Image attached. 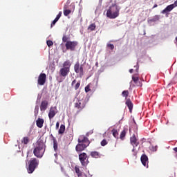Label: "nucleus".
I'll return each instance as SVG.
<instances>
[{"mask_svg": "<svg viewBox=\"0 0 177 177\" xmlns=\"http://www.w3.org/2000/svg\"><path fill=\"white\" fill-rule=\"evenodd\" d=\"M46 149V145L42 140H38L36 143V146L33 150V154L37 158H42L44 154L45 153V150Z\"/></svg>", "mask_w": 177, "mask_h": 177, "instance_id": "nucleus-1", "label": "nucleus"}, {"mask_svg": "<svg viewBox=\"0 0 177 177\" xmlns=\"http://www.w3.org/2000/svg\"><path fill=\"white\" fill-rule=\"evenodd\" d=\"M106 16L108 19H117V17L120 16V8H118L117 3H112V5L109 6L106 10Z\"/></svg>", "mask_w": 177, "mask_h": 177, "instance_id": "nucleus-2", "label": "nucleus"}, {"mask_svg": "<svg viewBox=\"0 0 177 177\" xmlns=\"http://www.w3.org/2000/svg\"><path fill=\"white\" fill-rule=\"evenodd\" d=\"M78 143L75 147L76 151H84V149L89 146L91 142L85 136H80L78 138Z\"/></svg>", "mask_w": 177, "mask_h": 177, "instance_id": "nucleus-3", "label": "nucleus"}, {"mask_svg": "<svg viewBox=\"0 0 177 177\" xmlns=\"http://www.w3.org/2000/svg\"><path fill=\"white\" fill-rule=\"evenodd\" d=\"M39 164V160H38L37 158H33L30 159L29 161L28 167L27 169L28 172L29 174H32V172L35 171V169L37 168V167H38Z\"/></svg>", "mask_w": 177, "mask_h": 177, "instance_id": "nucleus-4", "label": "nucleus"}, {"mask_svg": "<svg viewBox=\"0 0 177 177\" xmlns=\"http://www.w3.org/2000/svg\"><path fill=\"white\" fill-rule=\"evenodd\" d=\"M78 46V41H69L65 44V47L67 50L74 51Z\"/></svg>", "mask_w": 177, "mask_h": 177, "instance_id": "nucleus-5", "label": "nucleus"}, {"mask_svg": "<svg viewBox=\"0 0 177 177\" xmlns=\"http://www.w3.org/2000/svg\"><path fill=\"white\" fill-rule=\"evenodd\" d=\"M130 142L131 145L133 147V149H132V151L133 152L134 157H136V155L138 153L135 151V147H138L139 145V142H138V138H136V134L133 133V136L130 138Z\"/></svg>", "mask_w": 177, "mask_h": 177, "instance_id": "nucleus-6", "label": "nucleus"}, {"mask_svg": "<svg viewBox=\"0 0 177 177\" xmlns=\"http://www.w3.org/2000/svg\"><path fill=\"white\" fill-rule=\"evenodd\" d=\"M87 158L88 155L86 153H82L79 155V160L83 167H86V165L89 164Z\"/></svg>", "mask_w": 177, "mask_h": 177, "instance_id": "nucleus-7", "label": "nucleus"}, {"mask_svg": "<svg viewBox=\"0 0 177 177\" xmlns=\"http://www.w3.org/2000/svg\"><path fill=\"white\" fill-rule=\"evenodd\" d=\"M74 71L76 74H79L80 77H82V75H84V66L82 65H80V62H77L74 65Z\"/></svg>", "mask_w": 177, "mask_h": 177, "instance_id": "nucleus-8", "label": "nucleus"}, {"mask_svg": "<svg viewBox=\"0 0 177 177\" xmlns=\"http://www.w3.org/2000/svg\"><path fill=\"white\" fill-rule=\"evenodd\" d=\"M46 82V74L40 73L37 79V85H40V86L45 85Z\"/></svg>", "mask_w": 177, "mask_h": 177, "instance_id": "nucleus-9", "label": "nucleus"}, {"mask_svg": "<svg viewBox=\"0 0 177 177\" xmlns=\"http://www.w3.org/2000/svg\"><path fill=\"white\" fill-rule=\"evenodd\" d=\"M56 114H57V108L56 106H51L48 113L49 120H52Z\"/></svg>", "mask_w": 177, "mask_h": 177, "instance_id": "nucleus-10", "label": "nucleus"}, {"mask_svg": "<svg viewBox=\"0 0 177 177\" xmlns=\"http://www.w3.org/2000/svg\"><path fill=\"white\" fill-rule=\"evenodd\" d=\"M86 104L84 102L78 101L75 104V109H77V111H81L82 109H85Z\"/></svg>", "mask_w": 177, "mask_h": 177, "instance_id": "nucleus-11", "label": "nucleus"}, {"mask_svg": "<svg viewBox=\"0 0 177 177\" xmlns=\"http://www.w3.org/2000/svg\"><path fill=\"white\" fill-rule=\"evenodd\" d=\"M141 162L144 167L149 168V158L146 154H142L140 158Z\"/></svg>", "mask_w": 177, "mask_h": 177, "instance_id": "nucleus-12", "label": "nucleus"}, {"mask_svg": "<svg viewBox=\"0 0 177 177\" xmlns=\"http://www.w3.org/2000/svg\"><path fill=\"white\" fill-rule=\"evenodd\" d=\"M70 73V69L67 68H62L59 70V76L63 77V78H66L67 75H68Z\"/></svg>", "mask_w": 177, "mask_h": 177, "instance_id": "nucleus-13", "label": "nucleus"}, {"mask_svg": "<svg viewBox=\"0 0 177 177\" xmlns=\"http://www.w3.org/2000/svg\"><path fill=\"white\" fill-rule=\"evenodd\" d=\"M175 6L174 4H170L167 6L163 10L161 11L162 15H168L173 9H174Z\"/></svg>", "mask_w": 177, "mask_h": 177, "instance_id": "nucleus-14", "label": "nucleus"}, {"mask_svg": "<svg viewBox=\"0 0 177 177\" xmlns=\"http://www.w3.org/2000/svg\"><path fill=\"white\" fill-rule=\"evenodd\" d=\"M71 86L74 88L75 91H78L81 86V81L77 82V80L75 79L71 83Z\"/></svg>", "mask_w": 177, "mask_h": 177, "instance_id": "nucleus-15", "label": "nucleus"}, {"mask_svg": "<svg viewBox=\"0 0 177 177\" xmlns=\"http://www.w3.org/2000/svg\"><path fill=\"white\" fill-rule=\"evenodd\" d=\"M125 104L126 106H127L130 113H132V110L133 109V103H132L131 99H126Z\"/></svg>", "mask_w": 177, "mask_h": 177, "instance_id": "nucleus-16", "label": "nucleus"}, {"mask_svg": "<svg viewBox=\"0 0 177 177\" xmlns=\"http://www.w3.org/2000/svg\"><path fill=\"white\" fill-rule=\"evenodd\" d=\"M132 131H133L135 135H138V124L135 122L131 124V127L129 128V132H132Z\"/></svg>", "mask_w": 177, "mask_h": 177, "instance_id": "nucleus-17", "label": "nucleus"}, {"mask_svg": "<svg viewBox=\"0 0 177 177\" xmlns=\"http://www.w3.org/2000/svg\"><path fill=\"white\" fill-rule=\"evenodd\" d=\"M48 101L44 100L41 102V105H40V110L41 111H45L46 109H48Z\"/></svg>", "mask_w": 177, "mask_h": 177, "instance_id": "nucleus-18", "label": "nucleus"}, {"mask_svg": "<svg viewBox=\"0 0 177 177\" xmlns=\"http://www.w3.org/2000/svg\"><path fill=\"white\" fill-rule=\"evenodd\" d=\"M44 120L42 118H38L36 121V125L38 128H42L44 127Z\"/></svg>", "mask_w": 177, "mask_h": 177, "instance_id": "nucleus-19", "label": "nucleus"}, {"mask_svg": "<svg viewBox=\"0 0 177 177\" xmlns=\"http://www.w3.org/2000/svg\"><path fill=\"white\" fill-rule=\"evenodd\" d=\"M127 132H128V129L124 128L120 136V138L121 139V140H124V139H125V136H127Z\"/></svg>", "mask_w": 177, "mask_h": 177, "instance_id": "nucleus-20", "label": "nucleus"}, {"mask_svg": "<svg viewBox=\"0 0 177 177\" xmlns=\"http://www.w3.org/2000/svg\"><path fill=\"white\" fill-rule=\"evenodd\" d=\"M62 66L63 68H68L70 70V67H71V62H70V60H66L63 63Z\"/></svg>", "mask_w": 177, "mask_h": 177, "instance_id": "nucleus-21", "label": "nucleus"}, {"mask_svg": "<svg viewBox=\"0 0 177 177\" xmlns=\"http://www.w3.org/2000/svg\"><path fill=\"white\" fill-rule=\"evenodd\" d=\"M91 156L93 158H100V153L95 151L91 152Z\"/></svg>", "mask_w": 177, "mask_h": 177, "instance_id": "nucleus-22", "label": "nucleus"}, {"mask_svg": "<svg viewBox=\"0 0 177 177\" xmlns=\"http://www.w3.org/2000/svg\"><path fill=\"white\" fill-rule=\"evenodd\" d=\"M132 80L137 85V86H140V82H139V77H138L133 76L132 77Z\"/></svg>", "mask_w": 177, "mask_h": 177, "instance_id": "nucleus-23", "label": "nucleus"}, {"mask_svg": "<svg viewBox=\"0 0 177 177\" xmlns=\"http://www.w3.org/2000/svg\"><path fill=\"white\" fill-rule=\"evenodd\" d=\"M75 171L78 177H82V171H81L78 166L75 167Z\"/></svg>", "mask_w": 177, "mask_h": 177, "instance_id": "nucleus-24", "label": "nucleus"}, {"mask_svg": "<svg viewBox=\"0 0 177 177\" xmlns=\"http://www.w3.org/2000/svg\"><path fill=\"white\" fill-rule=\"evenodd\" d=\"M71 13V10L67 9V6H64V16H68Z\"/></svg>", "mask_w": 177, "mask_h": 177, "instance_id": "nucleus-25", "label": "nucleus"}, {"mask_svg": "<svg viewBox=\"0 0 177 177\" xmlns=\"http://www.w3.org/2000/svg\"><path fill=\"white\" fill-rule=\"evenodd\" d=\"M21 142L23 145H28V143H30V138L28 137H24Z\"/></svg>", "mask_w": 177, "mask_h": 177, "instance_id": "nucleus-26", "label": "nucleus"}, {"mask_svg": "<svg viewBox=\"0 0 177 177\" xmlns=\"http://www.w3.org/2000/svg\"><path fill=\"white\" fill-rule=\"evenodd\" d=\"M64 131H66V126L64 124H61L58 133L59 135H62V133H64Z\"/></svg>", "mask_w": 177, "mask_h": 177, "instance_id": "nucleus-27", "label": "nucleus"}, {"mask_svg": "<svg viewBox=\"0 0 177 177\" xmlns=\"http://www.w3.org/2000/svg\"><path fill=\"white\" fill-rule=\"evenodd\" d=\"M93 83H89L84 88V91L86 93H88V92H90L91 88L93 86Z\"/></svg>", "mask_w": 177, "mask_h": 177, "instance_id": "nucleus-28", "label": "nucleus"}, {"mask_svg": "<svg viewBox=\"0 0 177 177\" xmlns=\"http://www.w3.org/2000/svg\"><path fill=\"white\" fill-rule=\"evenodd\" d=\"M88 30H89V31H95V30H96V25L95 24H90L88 27Z\"/></svg>", "mask_w": 177, "mask_h": 177, "instance_id": "nucleus-29", "label": "nucleus"}, {"mask_svg": "<svg viewBox=\"0 0 177 177\" xmlns=\"http://www.w3.org/2000/svg\"><path fill=\"white\" fill-rule=\"evenodd\" d=\"M53 149L55 151H57V140L55 138L53 139Z\"/></svg>", "mask_w": 177, "mask_h": 177, "instance_id": "nucleus-30", "label": "nucleus"}, {"mask_svg": "<svg viewBox=\"0 0 177 177\" xmlns=\"http://www.w3.org/2000/svg\"><path fill=\"white\" fill-rule=\"evenodd\" d=\"M122 95L123 97H126V100H127V97H128V96L129 95V91H128V90L123 91L122 93Z\"/></svg>", "mask_w": 177, "mask_h": 177, "instance_id": "nucleus-31", "label": "nucleus"}, {"mask_svg": "<svg viewBox=\"0 0 177 177\" xmlns=\"http://www.w3.org/2000/svg\"><path fill=\"white\" fill-rule=\"evenodd\" d=\"M112 133H113V136H114V138H118V131H117L116 129H113L112 130Z\"/></svg>", "mask_w": 177, "mask_h": 177, "instance_id": "nucleus-32", "label": "nucleus"}, {"mask_svg": "<svg viewBox=\"0 0 177 177\" xmlns=\"http://www.w3.org/2000/svg\"><path fill=\"white\" fill-rule=\"evenodd\" d=\"M62 41L65 44H67V42H68V38L67 37V36L64 35L62 37Z\"/></svg>", "mask_w": 177, "mask_h": 177, "instance_id": "nucleus-33", "label": "nucleus"}, {"mask_svg": "<svg viewBox=\"0 0 177 177\" xmlns=\"http://www.w3.org/2000/svg\"><path fill=\"white\" fill-rule=\"evenodd\" d=\"M47 46L50 48V46H53V41H52V40H48L46 41Z\"/></svg>", "mask_w": 177, "mask_h": 177, "instance_id": "nucleus-34", "label": "nucleus"}, {"mask_svg": "<svg viewBox=\"0 0 177 177\" xmlns=\"http://www.w3.org/2000/svg\"><path fill=\"white\" fill-rule=\"evenodd\" d=\"M108 143L107 140L104 139L101 142V146H106Z\"/></svg>", "mask_w": 177, "mask_h": 177, "instance_id": "nucleus-35", "label": "nucleus"}, {"mask_svg": "<svg viewBox=\"0 0 177 177\" xmlns=\"http://www.w3.org/2000/svg\"><path fill=\"white\" fill-rule=\"evenodd\" d=\"M39 110V107L38 106H36L35 107V115H38Z\"/></svg>", "mask_w": 177, "mask_h": 177, "instance_id": "nucleus-36", "label": "nucleus"}, {"mask_svg": "<svg viewBox=\"0 0 177 177\" xmlns=\"http://www.w3.org/2000/svg\"><path fill=\"white\" fill-rule=\"evenodd\" d=\"M62 11H60L58 15H57L55 19L57 20V21H59V19H60V17H62Z\"/></svg>", "mask_w": 177, "mask_h": 177, "instance_id": "nucleus-37", "label": "nucleus"}, {"mask_svg": "<svg viewBox=\"0 0 177 177\" xmlns=\"http://www.w3.org/2000/svg\"><path fill=\"white\" fill-rule=\"evenodd\" d=\"M56 23H57V20H56L55 19L53 21V22L51 23L50 27H53V26H55V24H56Z\"/></svg>", "mask_w": 177, "mask_h": 177, "instance_id": "nucleus-38", "label": "nucleus"}, {"mask_svg": "<svg viewBox=\"0 0 177 177\" xmlns=\"http://www.w3.org/2000/svg\"><path fill=\"white\" fill-rule=\"evenodd\" d=\"M107 46H108V48H110V49H111V50H113V49H114L113 44H108Z\"/></svg>", "mask_w": 177, "mask_h": 177, "instance_id": "nucleus-39", "label": "nucleus"}, {"mask_svg": "<svg viewBox=\"0 0 177 177\" xmlns=\"http://www.w3.org/2000/svg\"><path fill=\"white\" fill-rule=\"evenodd\" d=\"M59 125H60V124L59 123V122H57L56 126H55L56 129H59Z\"/></svg>", "mask_w": 177, "mask_h": 177, "instance_id": "nucleus-40", "label": "nucleus"}, {"mask_svg": "<svg viewBox=\"0 0 177 177\" xmlns=\"http://www.w3.org/2000/svg\"><path fill=\"white\" fill-rule=\"evenodd\" d=\"M173 5L174 6V8L177 7V0L174 1V3H173Z\"/></svg>", "mask_w": 177, "mask_h": 177, "instance_id": "nucleus-41", "label": "nucleus"}, {"mask_svg": "<svg viewBox=\"0 0 177 177\" xmlns=\"http://www.w3.org/2000/svg\"><path fill=\"white\" fill-rule=\"evenodd\" d=\"M129 73H131V74H132V73H133V69H130Z\"/></svg>", "mask_w": 177, "mask_h": 177, "instance_id": "nucleus-42", "label": "nucleus"}, {"mask_svg": "<svg viewBox=\"0 0 177 177\" xmlns=\"http://www.w3.org/2000/svg\"><path fill=\"white\" fill-rule=\"evenodd\" d=\"M173 150L177 153V147L174 148Z\"/></svg>", "mask_w": 177, "mask_h": 177, "instance_id": "nucleus-43", "label": "nucleus"}, {"mask_svg": "<svg viewBox=\"0 0 177 177\" xmlns=\"http://www.w3.org/2000/svg\"><path fill=\"white\" fill-rule=\"evenodd\" d=\"M157 6H158L157 4H154L153 9H154L155 8H157Z\"/></svg>", "mask_w": 177, "mask_h": 177, "instance_id": "nucleus-44", "label": "nucleus"}, {"mask_svg": "<svg viewBox=\"0 0 177 177\" xmlns=\"http://www.w3.org/2000/svg\"><path fill=\"white\" fill-rule=\"evenodd\" d=\"M139 71V68H137V72Z\"/></svg>", "mask_w": 177, "mask_h": 177, "instance_id": "nucleus-45", "label": "nucleus"}, {"mask_svg": "<svg viewBox=\"0 0 177 177\" xmlns=\"http://www.w3.org/2000/svg\"><path fill=\"white\" fill-rule=\"evenodd\" d=\"M176 41H177V37H176Z\"/></svg>", "mask_w": 177, "mask_h": 177, "instance_id": "nucleus-46", "label": "nucleus"}]
</instances>
